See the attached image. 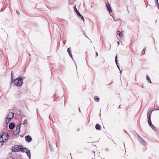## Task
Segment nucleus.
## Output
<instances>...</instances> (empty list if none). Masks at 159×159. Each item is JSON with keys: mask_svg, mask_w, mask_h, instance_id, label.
<instances>
[{"mask_svg": "<svg viewBox=\"0 0 159 159\" xmlns=\"http://www.w3.org/2000/svg\"><path fill=\"white\" fill-rule=\"evenodd\" d=\"M96 55L97 56H98V52H96Z\"/></svg>", "mask_w": 159, "mask_h": 159, "instance_id": "32", "label": "nucleus"}, {"mask_svg": "<svg viewBox=\"0 0 159 159\" xmlns=\"http://www.w3.org/2000/svg\"><path fill=\"white\" fill-rule=\"evenodd\" d=\"M15 127V126L14 124V123L12 122L9 125V128L11 129H13L14 127Z\"/></svg>", "mask_w": 159, "mask_h": 159, "instance_id": "10", "label": "nucleus"}, {"mask_svg": "<svg viewBox=\"0 0 159 159\" xmlns=\"http://www.w3.org/2000/svg\"><path fill=\"white\" fill-rule=\"evenodd\" d=\"M114 20H115V21H116V20H115V19L114 18Z\"/></svg>", "mask_w": 159, "mask_h": 159, "instance_id": "38", "label": "nucleus"}, {"mask_svg": "<svg viewBox=\"0 0 159 159\" xmlns=\"http://www.w3.org/2000/svg\"><path fill=\"white\" fill-rule=\"evenodd\" d=\"M79 111H80V109L79 110Z\"/></svg>", "mask_w": 159, "mask_h": 159, "instance_id": "42", "label": "nucleus"}, {"mask_svg": "<svg viewBox=\"0 0 159 159\" xmlns=\"http://www.w3.org/2000/svg\"><path fill=\"white\" fill-rule=\"evenodd\" d=\"M11 120H10V119H7V120H6V124L7 125H8L10 123Z\"/></svg>", "mask_w": 159, "mask_h": 159, "instance_id": "22", "label": "nucleus"}, {"mask_svg": "<svg viewBox=\"0 0 159 159\" xmlns=\"http://www.w3.org/2000/svg\"><path fill=\"white\" fill-rule=\"evenodd\" d=\"M94 100L96 102H98L99 101V98L97 96H95L94 97Z\"/></svg>", "mask_w": 159, "mask_h": 159, "instance_id": "19", "label": "nucleus"}, {"mask_svg": "<svg viewBox=\"0 0 159 159\" xmlns=\"http://www.w3.org/2000/svg\"><path fill=\"white\" fill-rule=\"evenodd\" d=\"M117 34L120 37H122L123 36V34L119 30L117 32Z\"/></svg>", "mask_w": 159, "mask_h": 159, "instance_id": "20", "label": "nucleus"}, {"mask_svg": "<svg viewBox=\"0 0 159 159\" xmlns=\"http://www.w3.org/2000/svg\"><path fill=\"white\" fill-rule=\"evenodd\" d=\"M139 141L140 143L142 145H145L147 144L146 143L142 138L141 139H139Z\"/></svg>", "mask_w": 159, "mask_h": 159, "instance_id": "13", "label": "nucleus"}, {"mask_svg": "<svg viewBox=\"0 0 159 159\" xmlns=\"http://www.w3.org/2000/svg\"><path fill=\"white\" fill-rule=\"evenodd\" d=\"M2 11V9L1 10V11Z\"/></svg>", "mask_w": 159, "mask_h": 159, "instance_id": "40", "label": "nucleus"}, {"mask_svg": "<svg viewBox=\"0 0 159 159\" xmlns=\"http://www.w3.org/2000/svg\"><path fill=\"white\" fill-rule=\"evenodd\" d=\"M138 137L139 140V139H142V138L140 136H139L138 134Z\"/></svg>", "mask_w": 159, "mask_h": 159, "instance_id": "28", "label": "nucleus"}, {"mask_svg": "<svg viewBox=\"0 0 159 159\" xmlns=\"http://www.w3.org/2000/svg\"><path fill=\"white\" fill-rule=\"evenodd\" d=\"M109 46H110V48H109V49H110L111 47V45L110 44H109Z\"/></svg>", "mask_w": 159, "mask_h": 159, "instance_id": "35", "label": "nucleus"}, {"mask_svg": "<svg viewBox=\"0 0 159 159\" xmlns=\"http://www.w3.org/2000/svg\"><path fill=\"white\" fill-rule=\"evenodd\" d=\"M156 109H159V108H157Z\"/></svg>", "mask_w": 159, "mask_h": 159, "instance_id": "36", "label": "nucleus"}, {"mask_svg": "<svg viewBox=\"0 0 159 159\" xmlns=\"http://www.w3.org/2000/svg\"><path fill=\"white\" fill-rule=\"evenodd\" d=\"M138 137L139 140V139H142V138L140 136H139L138 134Z\"/></svg>", "mask_w": 159, "mask_h": 159, "instance_id": "27", "label": "nucleus"}, {"mask_svg": "<svg viewBox=\"0 0 159 159\" xmlns=\"http://www.w3.org/2000/svg\"><path fill=\"white\" fill-rule=\"evenodd\" d=\"M14 73L13 72V71H11V83H13V81H14Z\"/></svg>", "mask_w": 159, "mask_h": 159, "instance_id": "11", "label": "nucleus"}, {"mask_svg": "<svg viewBox=\"0 0 159 159\" xmlns=\"http://www.w3.org/2000/svg\"><path fill=\"white\" fill-rule=\"evenodd\" d=\"M14 116V113L13 112H10L9 113L7 117V119H9L10 120L12 119Z\"/></svg>", "mask_w": 159, "mask_h": 159, "instance_id": "7", "label": "nucleus"}, {"mask_svg": "<svg viewBox=\"0 0 159 159\" xmlns=\"http://www.w3.org/2000/svg\"><path fill=\"white\" fill-rule=\"evenodd\" d=\"M22 148H23V146L22 145H15L12 146V150L14 152H20L21 149Z\"/></svg>", "mask_w": 159, "mask_h": 159, "instance_id": "2", "label": "nucleus"}, {"mask_svg": "<svg viewBox=\"0 0 159 159\" xmlns=\"http://www.w3.org/2000/svg\"><path fill=\"white\" fill-rule=\"evenodd\" d=\"M157 110V109H155V108H153L152 109V110L151 111H156V110Z\"/></svg>", "mask_w": 159, "mask_h": 159, "instance_id": "29", "label": "nucleus"}, {"mask_svg": "<svg viewBox=\"0 0 159 159\" xmlns=\"http://www.w3.org/2000/svg\"><path fill=\"white\" fill-rule=\"evenodd\" d=\"M74 8V9L75 11V12L77 13V14L80 17V18H81L82 20H83L84 21V19L83 16L79 12V11L76 9V8L75 7Z\"/></svg>", "mask_w": 159, "mask_h": 159, "instance_id": "5", "label": "nucleus"}, {"mask_svg": "<svg viewBox=\"0 0 159 159\" xmlns=\"http://www.w3.org/2000/svg\"><path fill=\"white\" fill-rule=\"evenodd\" d=\"M5 138H6V136H4V137H3V139H5Z\"/></svg>", "mask_w": 159, "mask_h": 159, "instance_id": "34", "label": "nucleus"}, {"mask_svg": "<svg viewBox=\"0 0 159 159\" xmlns=\"http://www.w3.org/2000/svg\"><path fill=\"white\" fill-rule=\"evenodd\" d=\"M117 55H116L115 57V62L116 63V64L117 65V66L119 70H120V68L119 67V66L118 65V61H117Z\"/></svg>", "mask_w": 159, "mask_h": 159, "instance_id": "18", "label": "nucleus"}, {"mask_svg": "<svg viewBox=\"0 0 159 159\" xmlns=\"http://www.w3.org/2000/svg\"><path fill=\"white\" fill-rule=\"evenodd\" d=\"M148 123L150 126L153 130H156L155 127L154 126V125L152 124V123L151 120L148 121Z\"/></svg>", "mask_w": 159, "mask_h": 159, "instance_id": "12", "label": "nucleus"}, {"mask_svg": "<svg viewBox=\"0 0 159 159\" xmlns=\"http://www.w3.org/2000/svg\"><path fill=\"white\" fill-rule=\"evenodd\" d=\"M155 0V3L156 5H157L158 6V8L159 9V4L158 2V0Z\"/></svg>", "mask_w": 159, "mask_h": 159, "instance_id": "23", "label": "nucleus"}, {"mask_svg": "<svg viewBox=\"0 0 159 159\" xmlns=\"http://www.w3.org/2000/svg\"><path fill=\"white\" fill-rule=\"evenodd\" d=\"M152 111H151V113H150V111H149L148 112L147 117V118H148V121L151 120V116L152 113Z\"/></svg>", "mask_w": 159, "mask_h": 159, "instance_id": "9", "label": "nucleus"}, {"mask_svg": "<svg viewBox=\"0 0 159 159\" xmlns=\"http://www.w3.org/2000/svg\"><path fill=\"white\" fill-rule=\"evenodd\" d=\"M25 140L28 142H30L32 141V138L30 135H27L25 136Z\"/></svg>", "mask_w": 159, "mask_h": 159, "instance_id": "6", "label": "nucleus"}, {"mask_svg": "<svg viewBox=\"0 0 159 159\" xmlns=\"http://www.w3.org/2000/svg\"><path fill=\"white\" fill-rule=\"evenodd\" d=\"M151 111H150V113H151Z\"/></svg>", "mask_w": 159, "mask_h": 159, "instance_id": "39", "label": "nucleus"}, {"mask_svg": "<svg viewBox=\"0 0 159 159\" xmlns=\"http://www.w3.org/2000/svg\"><path fill=\"white\" fill-rule=\"evenodd\" d=\"M22 148V149L20 151L23 152H26L28 149V148H24L23 147V148Z\"/></svg>", "mask_w": 159, "mask_h": 159, "instance_id": "16", "label": "nucleus"}, {"mask_svg": "<svg viewBox=\"0 0 159 159\" xmlns=\"http://www.w3.org/2000/svg\"><path fill=\"white\" fill-rule=\"evenodd\" d=\"M3 144V143L1 142V141H0V148L2 146Z\"/></svg>", "mask_w": 159, "mask_h": 159, "instance_id": "26", "label": "nucleus"}, {"mask_svg": "<svg viewBox=\"0 0 159 159\" xmlns=\"http://www.w3.org/2000/svg\"><path fill=\"white\" fill-rule=\"evenodd\" d=\"M146 50L145 48H144L142 51V52H141V55H144L145 53V51Z\"/></svg>", "mask_w": 159, "mask_h": 159, "instance_id": "21", "label": "nucleus"}, {"mask_svg": "<svg viewBox=\"0 0 159 159\" xmlns=\"http://www.w3.org/2000/svg\"><path fill=\"white\" fill-rule=\"evenodd\" d=\"M26 154L28 157H29L30 158V157L31 154H30V152L29 150L28 149V150L26 151Z\"/></svg>", "mask_w": 159, "mask_h": 159, "instance_id": "17", "label": "nucleus"}, {"mask_svg": "<svg viewBox=\"0 0 159 159\" xmlns=\"http://www.w3.org/2000/svg\"><path fill=\"white\" fill-rule=\"evenodd\" d=\"M84 35L85 36V37H86L88 38H88V37L87 35L85 34V33H84Z\"/></svg>", "mask_w": 159, "mask_h": 159, "instance_id": "30", "label": "nucleus"}, {"mask_svg": "<svg viewBox=\"0 0 159 159\" xmlns=\"http://www.w3.org/2000/svg\"><path fill=\"white\" fill-rule=\"evenodd\" d=\"M67 52L69 53V55L71 57V58L72 59H73V57H72V54L71 53V51H70V48H68Z\"/></svg>", "mask_w": 159, "mask_h": 159, "instance_id": "15", "label": "nucleus"}, {"mask_svg": "<svg viewBox=\"0 0 159 159\" xmlns=\"http://www.w3.org/2000/svg\"><path fill=\"white\" fill-rule=\"evenodd\" d=\"M106 7L108 11L109 12H111L112 14V9L110 5L108 2L106 3Z\"/></svg>", "mask_w": 159, "mask_h": 159, "instance_id": "8", "label": "nucleus"}, {"mask_svg": "<svg viewBox=\"0 0 159 159\" xmlns=\"http://www.w3.org/2000/svg\"><path fill=\"white\" fill-rule=\"evenodd\" d=\"M147 80L148 81V82L150 83H151V81L149 77L147 76Z\"/></svg>", "mask_w": 159, "mask_h": 159, "instance_id": "24", "label": "nucleus"}, {"mask_svg": "<svg viewBox=\"0 0 159 159\" xmlns=\"http://www.w3.org/2000/svg\"><path fill=\"white\" fill-rule=\"evenodd\" d=\"M15 85L16 86L21 87L22 86L23 83V80L22 77L19 76L13 81Z\"/></svg>", "mask_w": 159, "mask_h": 159, "instance_id": "1", "label": "nucleus"}, {"mask_svg": "<svg viewBox=\"0 0 159 159\" xmlns=\"http://www.w3.org/2000/svg\"><path fill=\"white\" fill-rule=\"evenodd\" d=\"M117 43L118 44V45H119V41H118V42H117Z\"/></svg>", "mask_w": 159, "mask_h": 159, "instance_id": "33", "label": "nucleus"}, {"mask_svg": "<svg viewBox=\"0 0 159 159\" xmlns=\"http://www.w3.org/2000/svg\"><path fill=\"white\" fill-rule=\"evenodd\" d=\"M16 12H17V14H20V11H16Z\"/></svg>", "mask_w": 159, "mask_h": 159, "instance_id": "31", "label": "nucleus"}, {"mask_svg": "<svg viewBox=\"0 0 159 159\" xmlns=\"http://www.w3.org/2000/svg\"><path fill=\"white\" fill-rule=\"evenodd\" d=\"M21 128V124L18 125L16 127V131L14 132V134L17 135L20 132V129Z\"/></svg>", "mask_w": 159, "mask_h": 159, "instance_id": "4", "label": "nucleus"}, {"mask_svg": "<svg viewBox=\"0 0 159 159\" xmlns=\"http://www.w3.org/2000/svg\"><path fill=\"white\" fill-rule=\"evenodd\" d=\"M8 134L7 133H3L0 137V141H1L2 143L6 142L8 137Z\"/></svg>", "mask_w": 159, "mask_h": 159, "instance_id": "3", "label": "nucleus"}, {"mask_svg": "<svg viewBox=\"0 0 159 159\" xmlns=\"http://www.w3.org/2000/svg\"><path fill=\"white\" fill-rule=\"evenodd\" d=\"M27 122V120H25L23 122V123H22L23 124H25Z\"/></svg>", "mask_w": 159, "mask_h": 159, "instance_id": "25", "label": "nucleus"}, {"mask_svg": "<svg viewBox=\"0 0 159 159\" xmlns=\"http://www.w3.org/2000/svg\"><path fill=\"white\" fill-rule=\"evenodd\" d=\"M95 128L97 130H100L101 129V127L99 124H96L95 125Z\"/></svg>", "mask_w": 159, "mask_h": 159, "instance_id": "14", "label": "nucleus"}, {"mask_svg": "<svg viewBox=\"0 0 159 159\" xmlns=\"http://www.w3.org/2000/svg\"><path fill=\"white\" fill-rule=\"evenodd\" d=\"M120 74L121 73V71H120Z\"/></svg>", "mask_w": 159, "mask_h": 159, "instance_id": "37", "label": "nucleus"}, {"mask_svg": "<svg viewBox=\"0 0 159 159\" xmlns=\"http://www.w3.org/2000/svg\"><path fill=\"white\" fill-rule=\"evenodd\" d=\"M111 16H112L113 17V16L111 14Z\"/></svg>", "mask_w": 159, "mask_h": 159, "instance_id": "41", "label": "nucleus"}]
</instances>
